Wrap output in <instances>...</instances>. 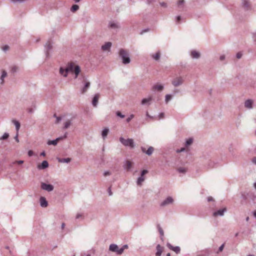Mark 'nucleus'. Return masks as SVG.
Masks as SVG:
<instances>
[{
    "label": "nucleus",
    "instance_id": "nucleus-11",
    "mask_svg": "<svg viewBox=\"0 0 256 256\" xmlns=\"http://www.w3.org/2000/svg\"><path fill=\"white\" fill-rule=\"evenodd\" d=\"M167 246L170 249L174 251L176 254H178L180 252V248L178 246H173L169 243L167 244Z\"/></svg>",
    "mask_w": 256,
    "mask_h": 256
},
{
    "label": "nucleus",
    "instance_id": "nucleus-58",
    "mask_svg": "<svg viewBox=\"0 0 256 256\" xmlns=\"http://www.w3.org/2000/svg\"><path fill=\"white\" fill-rule=\"evenodd\" d=\"M225 59V56L224 55H222L220 56V60H224Z\"/></svg>",
    "mask_w": 256,
    "mask_h": 256
},
{
    "label": "nucleus",
    "instance_id": "nucleus-36",
    "mask_svg": "<svg viewBox=\"0 0 256 256\" xmlns=\"http://www.w3.org/2000/svg\"><path fill=\"white\" fill-rule=\"evenodd\" d=\"M178 170L180 173L184 174L186 172V169L184 168H180L178 169Z\"/></svg>",
    "mask_w": 256,
    "mask_h": 256
},
{
    "label": "nucleus",
    "instance_id": "nucleus-60",
    "mask_svg": "<svg viewBox=\"0 0 256 256\" xmlns=\"http://www.w3.org/2000/svg\"><path fill=\"white\" fill-rule=\"evenodd\" d=\"M14 139H15V140H16V142H19V140H18V134L15 136Z\"/></svg>",
    "mask_w": 256,
    "mask_h": 256
},
{
    "label": "nucleus",
    "instance_id": "nucleus-10",
    "mask_svg": "<svg viewBox=\"0 0 256 256\" xmlns=\"http://www.w3.org/2000/svg\"><path fill=\"white\" fill-rule=\"evenodd\" d=\"M226 208H224L222 209H220L216 212H214L213 213V216H224V212H226Z\"/></svg>",
    "mask_w": 256,
    "mask_h": 256
},
{
    "label": "nucleus",
    "instance_id": "nucleus-34",
    "mask_svg": "<svg viewBox=\"0 0 256 256\" xmlns=\"http://www.w3.org/2000/svg\"><path fill=\"white\" fill-rule=\"evenodd\" d=\"M79 9V6L77 4H74L73 5L71 8H70V10L72 12H75L77 10H78Z\"/></svg>",
    "mask_w": 256,
    "mask_h": 256
},
{
    "label": "nucleus",
    "instance_id": "nucleus-25",
    "mask_svg": "<svg viewBox=\"0 0 256 256\" xmlns=\"http://www.w3.org/2000/svg\"><path fill=\"white\" fill-rule=\"evenodd\" d=\"M152 89L154 90H158V91H162L164 89V86L162 85H161V84H156V85H154L152 87Z\"/></svg>",
    "mask_w": 256,
    "mask_h": 256
},
{
    "label": "nucleus",
    "instance_id": "nucleus-46",
    "mask_svg": "<svg viewBox=\"0 0 256 256\" xmlns=\"http://www.w3.org/2000/svg\"><path fill=\"white\" fill-rule=\"evenodd\" d=\"M236 56L238 58H240L242 56V54L240 52H238L236 54Z\"/></svg>",
    "mask_w": 256,
    "mask_h": 256
},
{
    "label": "nucleus",
    "instance_id": "nucleus-7",
    "mask_svg": "<svg viewBox=\"0 0 256 256\" xmlns=\"http://www.w3.org/2000/svg\"><path fill=\"white\" fill-rule=\"evenodd\" d=\"M41 188L48 192H50L54 190V186L50 184H47L44 182H42Z\"/></svg>",
    "mask_w": 256,
    "mask_h": 256
},
{
    "label": "nucleus",
    "instance_id": "nucleus-18",
    "mask_svg": "<svg viewBox=\"0 0 256 256\" xmlns=\"http://www.w3.org/2000/svg\"><path fill=\"white\" fill-rule=\"evenodd\" d=\"M48 166V163L46 160H44L41 164L38 166V168L39 170H44L47 168Z\"/></svg>",
    "mask_w": 256,
    "mask_h": 256
},
{
    "label": "nucleus",
    "instance_id": "nucleus-20",
    "mask_svg": "<svg viewBox=\"0 0 256 256\" xmlns=\"http://www.w3.org/2000/svg\"><path fill=\"white\" fill-rule=\"evenodd\" d=\"M132 166V162L129 160H126L124 164V168L126 170H130Z\"/></svg>",
    "mask_w": 256,
    "mask_h": 256
},
{
    "label": "nucleus",
    "instance_id": "nucleus-8",
    "mask_svg": "<svg viewBox=\"0 0 256 256\" xmlns=\"http://www.w3.org/2000/svg\"><path fill=\"white\" fill-rule=\"evenodd\" d=\"M67 137V133L66 132L63 136H60L59 138H56V139L52 140H48L47 142V144L48 145H54L56 146L58 144V142L61 140H62L64 138H66Z\"/></svg>",
    "mask_w": 256,
    "mask_h": 256
},
{
    "label": "nucleus",
    "instance_id": "nucleus-30",
    "mask_svg": "<svg viewBox=\"0 0 256 256\" xmlns=\"http://www.w3.org/2000/svg\"><path fill=\"white\" fill-rule=\"evenodd\" d=\"M144 179L145 178L144 176H140L137 180V184L140 186H142V182L144 180Z\"/></svg>",
    "mask_w": 256,
    "mask_h": 256
},
{
    "label": "nucleus",
    "instance_id": "nucleus-35",
    "mask_svg": "<svg viewBox=\"0 0 256 256\" xmlns=\"http://www.w3.org/2000/svg\"><path fill=\"white\" fill-rule=\"evenodd\" d=\"M193 142V139L192 138H190L188 140H187L186 142V146H188L190 145Z\"/></svg>",
    "mask_w": 256,
    "mask_h": 256
},
{
    "label": "nucleus",
    "instance_id": "nucleus-1",
    "mask_svg": "<svg viewBox=\"0 0 256 256\" xmlns=\"http://www.w3.org/2000/svg\"><path fill=\"white\" fill-rule=\"evenodd\" d=\"M119 56L122 60L124 64H127L130 62L128 52L125 50L121 48L119 50Z\"/></svg>",
    "mask_w": 256,
    "mask_h": 256
},
{
    "label": "nucleus",
    "instance_id": "nucleus-41",
    "mask_svg": "<svg viewBox=\"0 0 256 256\" xmlns=\"http://www.w3.org/2000/svg\"><path fill=\"white\" fill-rule=\"evenodd\" d=\"M116 114L118 116H119L121 118H124V115L122 114L120 112L118 111L116 112Z\"/></svg>",
    "mask_w": 256,
    "mask_h": 256
},
{
    "label": "nucleus",
    "instance_id": "nucleus-39",
    "mask_svg": "<svg viewBox=\"0 0 256 256\" xmlns=\"http://www.w3.org/2000/svg\"><path fill=\"white\" fill-rule=\"evenodd\" d=\"M26 0H10V1L12 2H13L14 4H16V3H22V2H24L26 1Z\"/></svg>",
    "mask_w": 256,
    "mask_h": 256
},
{
    "label": "nucleus",
    "instance_id": "nucleus-22",
    "mask_svg": "<svg viewBox=\"0 0 256 256\" xmlns=\"http://www.w3.org/2000/svg\"><path fill=\"white\" fill-rule=\"evenodd\" d=\"M90 83L89 82H86L84 86L82 89V93L84 94L85 93L88 88H90Z\"/></svg>",
    "mask_w": 256,
    "mask_h": 256
},
{
    "label": "nucleus",
    "instance_id": "nucleus-59",
    "mask_svg": "<svg viewBox=\"0 0 256 256\" xmlns=\"http://www.w3.org/2000/svg\"><path fill=\"white\" fill-rule=\"evenodd\" d=\"M208 202H211V201L214 200V199H213L212 197L209 196L208 198Z\"/></svg>",
    "mask_w": 256,
    "mask_h": 256
},
{
    "label": "nucleus",
    "instance_id": "nucleus-38",
    "mask_svg": "<svg viewBox=\"0 0 256 256\" xmlns=\"http://www.w3.org/2000/svg\"><path fill=\"white\" fill-rule=\"evenodd\" d=\"M172 98V96L170 94H166V96L165 101L166 103H168Z\"/></svg>",
    "mask_w": 256,
    "mask_h": 256
},
{
    "label": "nucleus",
    "instance_id": "nucleus-14",
    "mask_svg": "<svg viewBox=\"0 0 256 256\" xmlns=\"http://www.w3.org/2000/svg\"><path fill=\"white\" fill-rule=\"evenodd\" d=\"M164 249V247L160 246V244H158L156 246V256H161Z\"/></svg>",
    "mask_w": 256,
    "mask_h": 256
},
{
    "label": "nucleus",
    "instance_id": "nucleus-55",
    "mask_svg": "<svg viewBox=\"0 0 256 256\" xmlns=\"http://www.w3.org/2000/svg\"><path fill=\"white\" fill-rule=\"evenodd\" d=\"M28 110L29 113H33L34 112V110L32 108H29Z\"/></svg>",
    "mask_w": 256,
    "mask_h": 256
},
{
    "label": "nucleus",
    "instance_id": "nucleus-53",
    "mask_svg": "<svg viewBox=\"0 0 256 256\" xmlns=\"http://www.w3.org/2000/svg\"><path fill=\"white\" fill-rule=\"evenodd\" d=\"M224 248V244H222V245H221V246H220V248H218V250H219L220 252H222V251L223 250Z\"/></svg>",
    "mask_w": 256,
    "mask_h": 256
},
{
    "label": "nucleus",
    "instance_id": "nucleus-5",
    "mask_svg": "<svg viewBox=\"0 0 256 256\" xmlns=\"http://www.w3.org/2000/svg\"><path fill=\"white\" fill-rule=\"evenodd\" d=\"M109 250L112 252H115L116 254L120 255L122 254V248H120L117 244H111L109 246Z\"/></svg>",
    "mask_w": 256,
    "mask_h": 256
},
{
    "label": "nucleus",
    "instance_id": "nucleus-26",
    "mask_svg": "<svg viewBox=\"0 0 256 256\" xmlns=\"http://www.w3.org/2000/svg\"><path fill=\"white\" fill-rule=\"evenodd\" d=\"M12 122L16 126V130L17 132H18V131L20 130V123L19 122H18V120H12Z\"/></svg>",
    "mask_w": 256,
    "mask_h": 256
},
{
    "label": "nucleus",
    "instance_id": "nucleus-2",
    "mask_svg": "<svg viewBox=\"0 0 256 256\" xmlns=\"http://www.w3.org/2000/svg\"><path fill=\"white\" fill-rule=\"evenodd\" d=\"M52 46L53 42L51 40H49L47 41L44 46V52L46 58H48L50 56V52L52 49Z\"/></svg>",
    "mask_w": 256,
    "mask_h": 256
},
{
    "label": "nucleus",
    "instance_id": "nucleus-21",
    "mask_svg": "<svg viewBox=\"0 0 256 256\" xmlns=\"http://www.w3.org/2000/svg\"><path fill=\"white\" fill-rule=\"evenodd\" d=\"M80 67L78 66H74V70L73 72L74 74V78H76L78 77V74H80Z\"/></svg>",
    "mask_w": 256,
    "mask_h": 256
},
{
    "label": "nucleus",
    "instance_id": "nucleus-28",
    "mask_svg": "<svg viewBox=\"0 0 256 256\" xmlns=\"http://www.w3.org/2000/svg\"><path fill=\"white\" fill-rule=\"evenodd\" d=\"M71 124H72V121H71V120H68L64 123V126L63 127V129L66 130V129L68 128Z\"/></svg>",
    "mask_w": 256,
    "mask_h": 256
},
{
    "label": "nucleus",
    "instance_id": "nucleus-50",
    "mask_svg": "<svg viewBox=\"0 0 256 256\" xmlns=\"http://www.w3.org/2000/svg\"><path fill=\"white\" fill-rule=\"evenodd\" d=\"M62 120V118L60 116L56 117V123L58 124Z\"/></svg>",
    "mask_w": 256,
    "mask_h": 256
},
{
    "label": "nucleus",
    "instance_id": "nucleus-54",
    "mask_svg": "<svg viewBox=\"0 0 256 256\" xmlns=\"http://www.w3.org/2000/svg\"><path fill=\"white\" fill-rule=\"evenodd\" d=\"M33 152L32 150H30L28 152V156H31L33 155Z\"/></svg>",
    "mask_w": 256,
    "mask_h": 256
},
{
    "label": "nucleus",
    "instance_id": "nucleus-27",
    "mask_svg": "<svg viewBox=\"0 0 256 256\" xmlns=\"http://www.w3.org/2000/svg\"><path fill=\"white\" fill-rule=\"evenodd\" d=\"M152 100V97H149L148 98H143L142 100V105H144V104H150L148 103L150 101H151Z\"/></svg>",
    "mask_w": 256,
    "mask_h": 256
},
{
    "label": "nucleus",
    "instance_id": "nucleus-12",
    "mask_svg": "<svg viewBox=\"0 0 256 256\" xmlns=\"http://www.w3.org/2000/svg\"><path fill=\"white\" fill-rule=\"evenodd\" d=\"M100 94H94L92 100V104L94 107H96L98 104V100L100 98Z\"/></svg>",
    "mask_w": 256,
    "mask_h": 256
},
{
    "label": "nucleus",
    "instance_id": "nucleus-4",
    "mask_svg": "<svg viewBox=\"0 0 256 256\" xmlns=\"http://www.w3.org/2000/svg\"><path fill=\"white\" fill-rule=\"evenodd\" d=\"M184 80L182 76H176L172 80V84L174 87H177L182 84Z\"/></svg>",
    "mask_w": 256,
    "mask_h": 256
},
{
    "label": "nucleus",
    "instance_id": "nucleus-51",
    "mask_svg": "<svg viewBox=\"0 0 256 256\" xmlns=\"http://www.w3.org/2000/svg\"><path fill=\"white\" fill-rule=\"evenodd\" d=\"M184 150H185V148H182L180 150H176V152H178V153L181 152H184Z\"/></svg>",
    "mask_w": 256,
    "mask_h": 256
},
{
    "label": "nucleus",
    "instance_id": "nucleus-63",
    "mask_svg": "<svg viewBox=\"0 0 256 256\" xmlns=\"http://www.w3.org/2000/svg\"><path fill=\"white\" fill-rule=\"evenodd\" d=\"M160 4L161 6H164V7L166 6V4L164 2H162L160 3Z\"/></svg>",
    "mask_w": 256,
    "mask_h": 256
},
{
    "label": "nucleus",
    "instance_id": "nucleus-48",
    "mask_svg": "<svg viewBox=\"0 0 256 256\" xmlns=\"http://www.w3.org/2000/svg\"><path fill=\"white\" fill-rule=\"evenodd\" d=\"M128 244H124V245L120 248H122V253L124 252V250H125V249H128Z\"/></svg>",
    "mask_w": 256,
    "mask_h": 256
},
{
    "label": "nucleus",
    "instance_id": "nucleus-19",
    "mask_svg": "<svg viewBox=\"0 0 256 256\" xmlns=\"http://www.w3.org/2000/svg\"><path fill=\"white\" fill-rule=\"evenodd\" d=\"M40 205L42 208H46L48 206V203L46 200V198L44 197H40Z\"/></svg>",
    "mask_w": 256,
    "mask_h": 256
},
{
    "label": "nucleus",
    "instance_id": "nucleus-42",
    "mask_svg": "<svg viewBox=\"0 0 256 256\" xmlns=\"http://www.w3.org/2000/svg\"><path fill=\"white\" fill-rule=\"evenodd\" d=\"M184 0H180L178 2V6L180 8V6L181 5H182L184 4Z\"/></svg>",
    "mask_w": 256,
    "mask_h": 256
},
{
    "label": "nucleus",
    "instance_id": "nucleus-49",
    "mask_svg": "<svg viewBox=\"0 0 256 256\" xmlns=\"http://www.w3.org/2000/svg\"><path fill=\"white\" fill-rule=\"evenodd\" d=\"M164 113L161 112L158 115V118H159V119L163 118H164Z\"/></svg>",
    "mask_w": 256,
    "mask_h": 256
},
{
    "label": "nucleus",
    "instance_id": "nucleus-57",
    "mask_svg": "<svg viewBox=\"0 0 256 256\" xmlns=\"http://www.w3.org/2000/svg\"><path fill=\"white\" fill-rule=\"evenodd\" d=\"M9 48V46H5L4 47H3V50L4 51L7 50Z\"/></svg>",
    "mask_w": 256,
    "mask_h": 256
},
{
    "label": "nucleus",
    "instance_id": "nucleus-37",
    "mask_svg": "<svg viewBox=\"0 0 256 256\" xmlns=\"http://www.w3.org/2000/svg\"><path fill=\"white\" fill-rule=\"evenodd\" d=\"M158 231H159V232H160V236H161V238L162 239V237L164 235V231H163L162 229V228L160 226H158Z\"/></svg>",
    "mask_w": 256,
    "mask_h": 256
},
{
    "label": "nucleus",
    "instance_id": "nucleus-3",
    "mask_svg": "<svg viewBox=\"0 0 256 256\" xmlns=\"http://www.w3.org/2000/svg\"><path fill=\"white\" fill-rule=\"evenodd\" d=\"M120 142L126 146H130L131 148H134V140L132 138H128L127 140H125L122 137H120Z\"/></svg>",
    "mask_w": 256,
    "mask_h": 256
},
{
    "label": "nucleus",
    "instance_id": "nucleus-29",
    "mask_svg": "<svg viewBox=\"0 0 256 256\" xmlns=\"http://www.w3.org/2000/svg\"><path fill=\"white\" fill-rule=\"evenodd\" d=\"M6 76H7V72L5 70H3L2 72V76H0V80H1L0 84H4V78Z\"/></svg>",
    "mask_w": 256,
    "mask_h": 256
},
{
    "label": "nucleus",
    "instance_id": "nucleus-62",
    "mask_svg": "<svg viewBox=\"0 0 256 256\" xmlns=\"http://www.w3.org/2000/svg\"><path fill=\"white\" fill-rule=\"evenodd\" d=\"M17 69H18L17 67H16V66H14V67L12 68V71L13 72H16V71Z\"/></svg>",
    "mask_w": 256,
    "mask_h": 256
},
{
    "label": "nucleus",
    "instance_id": "nucleus-33",
    "mask_svg": "<svg viewBox=\"0 0 256 256\" xmlns=\"http://www.w3.org/2000/svg\"><path fill=\"white\" fill-rule=\"evenodd\" d=\"M152 56L156 60H159V59L160 58V52H158L156 54H152Z\"/></svg>",
    "mask_w": 256,
    "mask_h": 256
},
{
    "label": "nucleus",
    "instance_id": "nucleus-9",
    "mask_svg": "<svg viewBox=\"0 0 256 256\" xmlns=\"http://www.w3.org/2000/svg\"><path fill=\"white\" fill-rule=\"evenodd\" d=\"M174 200L171 196L168 197L162 202H161L160 206H165L167 205L171 204L173 202Z\"/></svg>",
    "mask_w": 256,
    "mask_h": 256
},
{
    "label": "nucleus",
    "instance_id": "nucleus-43",
    "mask_svg": "<svg viewBox=\"0 0 256 256\" xmlns=\"http://www.w3.org/2000/svg\"><path fill=\"white\" fill-rule=\"evenodd\" d=\"M134 117V114H130V116L126 118V122H130Z\"/></svg>",
    "mask_w": 256,
    "mask_h": 256
},
{
    "label": "nucleus",
    "instance_id": "nucleus-16",
    "mask_svg": "<svg viewBox=\"0 0 256 256\" xmlns=\"http://www.w3.org/2000/svg\"><path fill=\"white\" fill-rule=\"evenodd\" d=\"M154 150V149L152 146H150L146 150L145 148L142 147V152H145L148 156H150L152 154Z\"/></svg>",
    "mask_w": 256,
    "mask_h": 256
},
{
    "label": "nucleus",
    "instance_id": "nucleus-17",
    "mask_svg": "<svg viewBox=\"0 0 256 256\" xmlns=\"http://www.w3.org/2000/svg\"><path fill=\"white\" fill-rule=\"evenodd\" d=\"M253 100L250 99L247 100L244 102V106L248 109L252 108Z\"/></svg>",
    "mask_w": 256,
    "mask_h": 256
},
{
    "label": "nucleus",
    "instance_id": "nucleus-23",
    "mask_svg": "<svg viewBox=\"0 0 256 256\" xmlns=\"http://www.w3.org/2000/svg\"><path fill=\"white\" fill-rule=\"evenodd\" d=\"M58 160L59 162L61 163H68L71 161V158H58Z\"/></svg>",
    "mask_w": 256,
    "mask_h": 256
},
{
    "label": "nucleus",
    "instance_id": "nucleus-52",
    "mask_svg": "<svg viewBox=\"0 0 256 256\" xmlns=\"http://www.w3.org/2000/svg\"><path fill=\"white\" fill-rule=\"evenodd\" d=\"M110 174V172H108V171H106L104 173V176H109Z\"/></svg>",
    "mask_w": 256,
    "mask_h": 256
},
{
    "label": "nucleus",
    "instance_id": "nucleus-31",
    "mask_svg": "<svg viewBox=\"0 0 256 256\" xmlns=\"http://www.w3.org/2000/svg\"><path fill=\"white\" fill-rule=\"evenodd\" d=\"M108 132L109 130L108 128H105L102 131V135L104 139L106 137L108 133Z\"/></svg>",
    "mask_w": 256,
    "mask_h": 256
},
{
    "label": "nucleus",
    "instance_id": "nucleus-24",
    "mask_svg": "<svg viewBox=\"0 0 256 256\" xmlns=\"http://www.w3.org/2000/svg\"><path fill=\"white\" fill-rule=\"evenodd\" d=\"M190 55L194 58H198L200 57V54L196 50H192Z\"/></svg>",
    "mask_w": 256,
    "mask_h": 256
},
{
    "label": "nucleus",
    "instance_id": "nucleus-47",
    "mask_svg": "<svg viewBox=\"0 0 256 256\" xmlns=\"http://www.w3.org/2000/svg\"><path fill=\"white\" fill-rule=\"evenodd\" d=\"M148 172V171L147 170H143L141 172V176H144Z\"/></svg>",
    "mask_w": 256,
    "mask_h": 256
},
{
    "label": "nucleus",
    "instance_id": "nucleus-13",
    "mask_svg": "<svg viewBox=\"0 0 256 256\" xmlns=\"http://www.w3.org/2000/svg\"><path fill=\"white\" fill-rule=\"evenodd\" d=\"M108 27L112 29L117 30L120 28V26L118 22H110L108 24Z\"/></svg>",
    "mask_w": 256,
    "mask_h": 256
},
{
    "label": "nucleus",
    "instance_id": "nucleus-32",
    "mask_svg": "<svg viewBox=\"0 0 256 256\" xmlns=\"http://www.w3.org/2000/svg\"><path fill=\"white\" fill-rule=\"evenodd\" d=\"M242 6L244 7V8L246 9V10H249L250 4V3L246 1V0H244L242 2Z\"/></svg>",
    "mask_w": 256,
    "mask_h": 256
},
{
    "label": "nucleus",
    "instance_id": "nucleus-61",
    "mask_svg": "<svg viewBox=\"0 0 256 256\" xmlns=\"http://www.w3.org/2000/svg\"><path fill=\"white\" fill-rule=\"evenodd\" d=\"M252 162L254 164H256V157H254V158H253L252 159Z\"/></svg>",
    "mask_w": 256,
    "mask_h": 256
},
{
    "label": "nucleus",
    "instance_id": "nucleus-44",
    "mask_svg": "<svg viewBox=\"0 0 256 256\" xmlns=\"http://www.w3.org/2000/svg\"><path fill=\"white\" fill-rule=\"evenodd\" d=\"M24 160H16L13 162V164H22L24 163Z\"/></svg>",
    "mask_w": 256,
    "mask_h": 256
},
{
    "label": "nucleus",
    "instance_id": "nucleus-64",
    "mask_svg": "<svg viewBox=\"0 0 256 256\" xmlns=\"http://www.w3.org/2000/svg\"><path fill=\"white\" fill-rule=\"evenodd\" d=\"M176 22H178L180 20L181 17H180V16H176Z\"/></svg>",
    "mask_w": 256,
    "mask_h": 256
},
{
    "label": "nucleus",
    "instance_id": "nucleus-56",
    "mask_svg": "<svg viewBox=\"0 0 256 256\" xmlns=\"http://www.w3.org/2000/svg\"><path fill=\"white\" fill-rule=\"evenodd\" d=\"M108 192L109 196H112V192L111 188L110 187L108 188Z\"/></svg>",
    "mask_w": 256,
    "mask_h": 256
},
{
    "label": "nucleus",
    "instance_id": "nucleus-6",
    "mask_svg": "<svg viewBox=\"0 0 256 256\" xmlns=\"http://www.w3.org/2000/svg\"><path fill=\"white\" fill-rule=\"evenodd\" d=\"M74 64L72 62L68 63L66 68H65V73L64 74V77H66L68 76V73L69 72H73L74 68Z\"/></svg>",
    "mask_w": 256,
    "mask_h": 256
},
{
    "label": "nucleus",
    "instance_id": "nucleus-40",
    "mask_svg": "<svg viewBox=\"0 0 256 256\" xmlns=\"http://www.w3.org/2000/svg\"><path fill=\"white\" fill-rule=\"evenodd\" d=\"M9 136V134L8 133H4L2 136L0 138V140H6Z\"/></svg>",
    "mask_w": 256,
    "mask_h": 256
},
{
    "label": "nucleus",
    "instance_id": "nucleus-15",
    "mask_svg": "<svg viewBox=\"0 0 256 256\" xmlns=\"http://www.w3.org/2000/svg\"><path fill=\"white\" fill-rule=\"evenodd\" d=\"M112 44L111 42H106L102 46V50L104 51L110 50Z\"/></svg>",
    "mask_w": 256,
    "mask_h": 256
},
{
    "label": "nucleus",
    "instance_id": "nucleus-45",
    "mask_svg": "<svg viewBox=\"0 0 256 256\" xmlns=\"http://www.w3.org/2000/svg\"><path fill=\"white\" fill-rule=\"evenodd\" d=\"M60 73L64 76V74L65 73V69L60 68Z\"/></svg>",
    "mask_w": 256,
    "mask_h": 256
}]
</instances>
